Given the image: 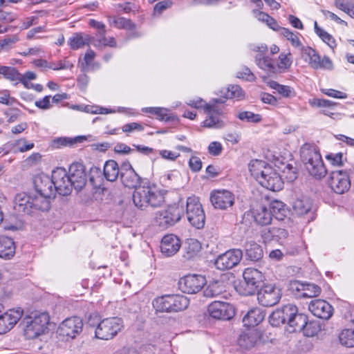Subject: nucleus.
<instances>
[{"label": "nucleus", "instance_id": "aec40b11", "mask_svg": "<svg viewBox=\"0 0 354 354\" xmlns=\"http://www.w3.org/2000/svg\"><path fill=\"white\" fill-rule=\"evenodd\" d=\"M23 315L21 308L10 309L0 315V334L6 333L13 328Z\"/></svg>", "mask_w": 354, "mask_h": 354}, {"label": "nucleus", "instance_id": "8fccbe9b", "mask_svg": "<svg viewBox=\"0 0 354 354\" xmlns=\"http://www.w3.org/2000/svg\"><path fill=\"white\" fill-rule=\"evenodd\" d=\"M305 283L299 281H291L289 283L288 290L297 298H303V292L305 290Z\"/></svg>", "mask_w": 354, "mask_h": 354}, {"label": "nucleus", "instance_id": "b1692460", "mask_svg": "<svg viewBox=\"0 0 354 354\" xmlns=\"http://www.w3.org/2000/svg\"><path fill=\"white\" fill-rule=\"evenodd\" d=\"M333 192L342 194L348 191L351 181L346 171L333 170Z\"/></svg>", "mask_w": 354, "mask_h": 354}, {"label": "nucleus", "instance_id": "c9c22d12", "mask_svg": "<svg viewBox=\"0 0 354 354\" xmlns=\"http://www.w3.org/2000/svg\"><path fill=\"white\" fill-rule=\"evenodd\" d=\"M249 170L251 175L258 181L263 176L266 169L270 167V165L267 164L265 161L259 160H252L250 162Z\"/></svg>", "mask_w": 354, "mask_h": 354}, {"label": "nucleus", "instance_id": "ddd939ff", "mask_svg": "<svg viewBox=\"0 0 354 354\" xmlns=\"http://www.w3.org/2000/svg\"><path fill=\"white\" fill-rule=\"evenodd\" d=\"M206 283L205 278L199 274H189L180 279L178 284L179 289L187 294L198 292Z\"/></svg>", "mask_w": 354, "mask_h": 354}, {"label": "nucleus", "instance_id": "9d476101", "mask_svg": "<svg viewBox=\"0 0 354 354\" xmlns=\"http://www.w3.org/2000/svg\"><path fill=\"white\" fill-rule=\"evenodd\" d=\"M281 297V289L271 284L263 286L257 293L259 303L265 307L276 305L279 303Z\"/></svg>", "mask_w": 354, "mask_h": 354}, {"label": "nucleus", "instance_id": "13d9d810", "mask_svg": "<svg viewBox=\"0 0 354 354\" xmlns=\"http://www.w3.org/2000/svg\"><path fill=\"white\" fill-rule=\"evenodd\" d=\"M305 290L303 292V298L317 297L321 292V288L314 283H306Z\"/></svg>", "mask_w": 354, "mask_h": 354}, {"label": "nucleus", "instance_id": "052dcab7", "mask_svg": "<svg viewBox=\"0 0 354 354\" xmlns=\"http://www.w3.org/2000/svg\"><path fill=\"white\" fill-rule=\"evenodd\" d=\"M201 243L196 239H190L187 243V254L189 257H193L201 251Z\"/></svg>", "mask_w": 354, "mask_h": 354}, {"label": "nucleus", "instance_id": "9b49d317", "mask_svg": "<svg viewBox=\"0 0 354 354\" xmlns=\"http://www.w3.org/2000/svg\"><path fill=\"white\" fill-rule=\"evenodd\" d=\"M52 180L55 192L60 195L67 196L71 194L73 186L66 169L58 167L52 172Z\"/></svg>", "mask_w": 354, "mask_h": 354}, {"label": "nucleus", "instance_id": "58836bf2", "mask_svg": "<svg viewBox=\"0 0 354 354\" xmlns=\"http://www.w3.org/2000/svg\"><path fill=\"white\" fill-rule=\"evenodd\" d=\"M292 63V57L290 53H281L279 56V63L275 65V75L284 73L290 68Z\"/></svg>", "mask_w": 354, "mask_h": 354}, {"label": "nucleus", "instance_id": "69168bd1", "mask_svg": "<svg viewBox=\"0 0 354 354\" xmlns=\"http://www.w3.org/2000/svg\"><path fill=\"white\" fill-rule=\"evenodd\" d=\"M101 175H102V171L99 167H93L91 168L89 179L93 185H95V186L99 185L98 183H100V181L102 180Z\"/></svg>", "mask_w": 354, "mask_h": 354}, {"label": "nucleus", "instance_id": "7ed1b4c3", "mask_svg": "<svg viewBox=\"0 0 354 354\" xmlns=\"http://www.w3.org/2000/svg\"><path fill=\"white\" fill-rule=\"evenodd\" d=\"M50 317L46 313H36L25 317L22 321L24 335L28 339H33L48 330Z\"/></svg>", "mask_w": 354, "mask_h": 354}, {"label": "nucleus", "instance_id": "4468645a", "mask_svg": "<svg viewBox=\"0 0 354 354\" xmlns=\"http://www.w3.org/2000/svg\"><path fill=\"white\" fill-rule=\"evenodd\" d=\"M83 328L82 320L78 317H72L64 320L59 326L57 333L62 337L75 338Z\"/></svg>", "mask_w": 354, "mask_h": 354}, {"label": "nucleus", "instance_id": "a19ab883", "mask_svg": "<svg viewBox=\"0 0 354 354\" xmlns=\"http://www.w3.org/2000/svg\"><path fill=\"white\" fill-rule=\"evenodd\" d=\"M308 103L312 107L322 109L324 115L330 116L332 114V103L330 100L314 97L310 99Z\"/></svg>", "mask_w": 354, "mask_h": 354}, {"label": "nucleus", "instance_id": "bf43d9fd", "mask_svg": "<svg viewBox=\"0 0 354 354\" xmlns=\"http://www.w3.org/2000/svg\"><path fill=\"white\" fill-rule=\"evenodd\" d=\"M18 41V38L15 35L7 37L0 40V52H6L12 48L15 44Z\"/></svg>", "mask_w": 354, "mask_h": 354}, {"label": "nucleus", "instance_id": "774afa93", "mask_svg": "<svg viewBox=\"0 0 354 354\" xmlns=\"http://www.w3.org/2000/svg\"><path fill=\"white\" fill-rule=\"evenodd\" d=\"M223 149L222 144L217 141L210 142L208 146L209 153L214 156H219L222 153Z\"/></svg>", "mask_w": 354, "mask_h": 354}, {"label": "nucleus", "instance_id": "1a4fd4ad", "mask_svg": "<svg viewBox=\"0 0 354 354\" xmlns=\"http://www.w3.org/2000/svg\"><path fill=\"white\" fill-rule=\"evenodd\" d=\"M186 215L188 221L194 227L201 229L204 227L205 216L198 198L189 197L187 200Z\"/></svg>", "mask_w": 354, "mask_h": 354}, {"label": "nucleus", "instance_id": "6e6d98bb", "mask_svg": "<svg viewBox=\"0 0 354 354\" xmlns=\"http://www.w3.org/2000/svg\"><path fill=\"white\" fill-rule=\"evenodd\" d=\"M281 33L283 35L288 41H290L291 44L295 47H299L301 46V41L297 34L292 32L289 29L286 28H281Z\"/></svg>", "mask_w": 354, "mask_h": 354}, {"label": "nucleus", "instance_id": "5fc2aeb1", "mask_svg": "<svg viewBox=\"0 0 354 354\" xmlns=\"http://www.w3.org/2000/svg\"><path fill=\"white\" fill-rule=\"evenodd\" d=\"M281 310V314H283V318L285 323H289L290 320L292 319L293 316L297 312V308L293 304H287L284 306Z\"/></svg>", "mask_w": 354, "mask_h": 354}, {"label": "nucleus", "instance_id": "c756f323", "mask_svg": "<svg viewBox=\"0 0 354 354\" xmlns=\"http://www.w3.org/2000/svg\"><path fill=\"white\" fill-rule=\"evenodd\" d=\"M32 196L22 192L16 195L15 198V208L28 214H31Z\"/></svg>", "mask_w": 354, "mask_h": 354}, {"label": "nucleus", "instance_id": "4c0bfd02", "mask_svg": "<svg viewBox=\"0 0 354 354\" xmlns=\"http://www.w3.org/2000/svg\"><path fill=\"white\" fill-rule=\"evenodd\" d=\"M255 62L260 68L267 71L270 75H275V64L270 57L259 54L255 57Z\"/></svg>", "mask_w": 354, "mask_h": 354}, {"label": "nucleus", "instance_id": "dca6fc26", "mask_svg": "<svg viewBox=\"0 0 354 354\" xmlns=\"http://www.w3.org/2000/svg\"><path fill=\"white\" fill-rule=\"evenodd\" d=\"M301 55L306 61L313 68H329L331 64L330 59L328 57H324L321 59L317 51L311 47H302Z\"/></svg>", "mask_w": 354, "mask_h": 354}, {"label": "nucleus", "instance_id": "3c124183", "mask_svg": "<svg viewBox=\"0 0 354 354\" xmlns=\"http://www.w3.org/2000/svg\"><path fill=\"white\" fill-rule=\"evenodd\" d=\"M335 6L351 17H354V4L351 0H336Z\"/></svg>", "mask_w": 354, "mask_h": 354}, {"label": "nucleus", "instance_id": "423d86ee", "mask_svg": "<svg viewBox=\"0 0 354 354\" xmlns=\"http://www.w3.org/2000/svg\"><path fill=\"white\" fill-rule=\"evenodd\" d=\"M183 214V207L174 204L156 212L154 220L160 229L165 230L178 223Z\"/></svg>", "mask_w": 354, "mask_h": 354}, {"label": "nucleus", "instance_id": "0e129e2a", "mask_svg": "<svg viewBox=\"0 0 354 354\" xmlns=\"http://www.w3.org/2000/svg\"><path fill=\"white\" fill-rule=\"evenodd\" d=\"M122 130L126 133H131L133 131H142L144 130V127L140 123L131 122L124 124L122 127Z\"/></svg>", "mask_w": 354, "mask_h": 354}, {"label": "nucleus", "instance_id": "f257e3e1", "mask_svg": "<svg viewBox=\"0 0 354 354\" xmlns=\"http://www.w3.org/2000/svg\"><path fill=\"white\" fill-rule=\"evenodd\" d=\"M167 191L158 187L154 184L139 187L133 194V201L135 205L140 209L149 206L156 208L160 207L165 202Z\"/></svg>", "mask_w": 354, "mask_h": 354}, {"label": "nucleus", "instance_id": "a211bd4d", "mask_svg": "<svg viewBox=\"0 0 354 354\" xmlns=\"http://www.w3.org/2000/svg\"><path fill=\"white\" fill-rule=\"evenodd\" d=\"M210 201L215 208L227 209L231 207L234 203V194L227 190H216L212 192Z\"/></svg>", "mask_w": 354, "mask_h": 354}, {"label": "nucleus", "instance_id": "a18cd8bd", "mask_svg": "<svg viewBox=\"0 0 354 354\" xmlns=\"http://www.w3.org/2000/svg\"><path fill=\"white\" fill-rule=\"evenodd\" d=\"M1 76L4 78L11 82H16V84L19 82L21 73L15 67L1 66Z\"/></svg>", "mask_w": 354, "mask_h": 354}, {"label": "nucleus", "instance_id": "49530a36", "mask_svg": "<svg viewBox=\"0 0 354 354\" xmlns=\"http://www.w3.org/2000/svg\"><path fill=\"white\" fill-rule=\"evenodd\" d=\"M339 340L342 345L350 348L354 347V330H342L339 335Z\"/></svg>", "mask_w": 354, "mask_h": 354}, {"label": "nucleus", "instance_id": "2eb2a0df", "mask_svg": "<svg viewBox=\"0 0 354 354\" xmlns=\"http://www.w3.org/2000/svg\"><path fill=\"white\" fill-rule=\"evenodd\" d=\"M209 315L216 319L229 320L234 315V309L229 303L214 301L207 308Z\"/></svg>", "mask_w": 354, "mask_h": 354}, {"label": "nucleus", "instance_id": "39448f33", "mask_svg": "<svg viewBox=\"0 0 354 354\" xmlns=\"http://www.w3.org/2000/svg\"><path fill=\"white\" fill-rule=\"evenodd\" d=\"M243 280L240 282L237 291L240 295L249 296L255 293L263 277L258 270L248 268L243 273Z\"/></svg>", "mask_w": 354, "mask_h": 354}, {"label": "nucleus", "instance_id": "2f4dec72", "mask_svg": "<svg viewBox=\"0 0 354 354\" xmlns=\"http://www.w3.org/2000/svg\"><path fill=\"white\" fill-rule=\"evenodd\" d=\"M90 44H91L90 36L82 32L73 34L68 41V44L72 50H77Z\"/></svg>", "mask_w": 354, "mask_h": 354}, {"label": "nucleus", "instance_id": "72a5a7b5", "mask_svg": "<svg viewBox=\"0 0 354 354\" xmlns=\"http://www.w3.org/2000/svg\"><path fill=\"white\" fill-rule=\"evenodd\" d=\"M51 196H45L41 194L32 196L31 201V214L35 210L42 212L48 211L50 209V198Z\"/></svg>", "mask_w": 354, "mask_h": 354}, {"label": "nucleus", "instance_id": "864d4df0", "mask_svg": "<svg viewBox=\"0 0 354 354\" xmlns=\"http://www.w3.org/2000/svg\"><path fill=\"white\" fill-rule=\"evenodd\" d=\"M257 17L259 21L265 22L268 25V26L272 28V30H279L280 26H279L276 20L270 15H268V14L263 12H259L257 15Z\"/></svg>", "mask_w": 354, "mask_h": 354}, {"label": "nucleus", "instance_id": "f8f14e48", "mask_svg": "<svg viewBox=\"0 0 354 354\" xmlns=\"http://www.w3.org/2000/svg\"><path fill=\"white\" fill-rule=\"evenodd\" d=\"M243 257L240 249H232L220 254L215 261V266L221 270H230L237 266Z\"/></svg>", "mask_w": 354, "mask_h": 354}, {"label": "nucleus", "instance_id": "680f3d73", "mask_svg": "<svg viewBox=\"0 0 354 354\" xmlns=\"http://www.w3.org/2000/svg\"><path fill=\"white\" fill-rule=\"evenodd\" d=\"M269 322L273 326H279L281 324H285L283 314H281L280 309L275 310L270 315Z\"/></svg>", "mask_w": 354, "mask_h": 354}, {"label": "nucleus", "instance_id": "6ab92c4d", "mask_svg": "<svg viewBox=\"0 0 354 354\" xmlns=\"http://www.w3.org/2000/svg\"><path fill=\"white\" fill-rule=\"evenodd\" d=\"M68 177L73 187L81 190L86 183V174L84 166L82 163H73L69 167Z\"/></svg>", "mask_w": 354, "mask_h": 354}, {"label": "nucleus", "instance_id": "0eeeda50", "mask_svg": "<svg viewBox=\"0 0 354 354\" xmlns=\"http://www.w3.org/2000/svg\"><path fill=\"white\" fill-rule=\"evenodd\" d=\"M224 103L221 99H214L205 106V113L207 118L203 121V126L207 128L220 129L224 127V122L220 118L223 113V109L218 105Z\"/></svg>", "mask_w": 354, "mask_h": 354}, {"label": "nucleus", "instance_id": "cd10ccee", "mask_svg": "<svg viewBox=\"0 0 354 354\" xmlns=\"http://www.w3.org/2000/svg\"><path fill=\"white\" fill-rule=\"evenodd\" d=\"M261 236L265 241H275L281 243L288 236V232L283 228L274 227L263 230Z\"/></svg>", "mask_w": 354, "mask_h": 354}, {"label": "nucleus", "instance_id": "c85d7f7f", "mask_svg": "<svg viewBox=\"0 0 354 354\" xmlns=\"http://www.w3.org/2000/svg\"><path fill=\"white\" fill-rule=\"evenodd\" d=\"M265 317L263 311L259 308L250 309L243 317V322L247 327H254L259 324Z\"/></svg>", "mask_w": 354, "mask_h": 354}, {"label": "nucleus", "instance_id": "a878e982", "mask_svg": "<svg viewBox=\"0 0 354 354\" xmlns=\"http://www.w3.org/2000/svg\"><path fill=\"white\" fill-rule=\"evenodd\" d=\"M260 339L261 334L257 329H249L239 335L238 344L244 349H250L255 346Z\"/></svg>", "mask_w": 354, "mask_h": 354}, {"label": "nucleus", "instance_id": "4d7b16f0", "mask_svg": "<svg viewBox=\"0 0 354 354\" xmlns=\"http://www.w3.org/2000/svg\"><path fill=\"white\" fill-rule=\"evenodd\" d=\"M244 97V92L239 85H230L227 88L226 97L235 98L238 100L243 99Z\"/></svg>", "mask_w": 354, "mask_h": 354}, {"label": "nucleus", "instance_id": "393cba45", "mask_svg": "<svg viewBox=\"0 0 354 354\" xmlns=\"http://www.w3.org/2000/svg\"><path fill=\"white\" fill-rule=\"evenodd\" d=\"M180 239L174 234H167L161 241L160 250L167 257L174 255L180 248Z\"/></svg>", "mask_w": 354, "mask_h": 354}, {"label": "nucleus", "instance_id": "79ce46f5", "mask_svg": "<svg viewBox=\"0 0 354 354\" xmlns=\"http://www.w3.org/2000/svg\"><path fill=\"white\" fill-rule=\"evenodd\" d=\"M306 315L297 312L288 323V326L291 328L290 332L301 331L306 324Z\"/></svg>", "mask_w": 354, "mask_h": 354}, {"label": "nucleus", "instance_id": "4be33fe9", "mask_svg": "<svg viewBox=\"0 0 354 354\" xmlns=\"http://www.w3.org/2000/svg\"><path fill=\"white\" fill-rule=\"evenodd\" d=\"M308 309L315 316L320 319H328L332 316V306L325 300H312L309 304Z\"/></svg>", "mask_w": 354, "mask_h": 354}, {"label": "nucleus", "instance_id": "338daca9", "mask_svg": "<svg viewBox=\"0 0 354 354\" xmlns=\"http://www.w3.org/2000/svg\"><path fill=\"white\" fill-rule=\"evenodd\" d=\"M15 146L17 147L18 151L25 152L32 149L34 147V143H28L25 138H21L16 141Z\"/></svg>", "mask_w": 354, "mask_h": 354}, {"label": "nucleus", "instance_id": "de8ad7c7", "mask_svg": "<svg viewBox=\"0 0 354 354\" xmlns=\"http://www.w3.org/2000/svg\"><path fill=\"white\" fill-rule=\"evenodd\" d=\"M237 118L241 121L249 123H259L262 120V117L260 114H256L248 111H240L237 115Z\"/></svg>", "mask_w": 354, "mask_h": 354}, {"label": "nucleus", "instance_id": "7c9ffc66", "mask_svg": "<svg viewBox=\"0 0 354 354\" xmlns=\"http://www.w3.org/2000/svg\"><path fill=\"white\" fill-rule=\"evenodd\" d=\"M15 253V242L8 236H0V257L10 259Z\"/></svg>", "mask_w": 354, "mask_h": 354}, {"label": "nucleus", "instance_id": "ea45409f", "mask_svg": "<svg viewBox=\"0 0 354 354\" xmlns=\"http://www.w3.org/2000/svg\"><path fill=\"white\" fill-rule=\"evenodd\" d=\"M271 210L272 218L274 217L277 220L282 221L287 216L288 209L283 203L279 201H272L269 206Z\"/></svg>", "mask_w": 354, "mask_h": 354}, {"label": "nucleus", "instance_id": "412c9836", "mask_svg": "<svg viewBox=\"0 0 354 354\" xmlns=\"http://www.w3.org/2000/svg\"><path fill=\"white\" fill-rule=\"evenodd\" d=\"M120 179L125 187L136 189L140 185L142 180L130 164L122 165L120 169Z\"/></svg>", "mask_w": 354, "mask_h": 354}, {"label": "nucleus", "instance_id": "5701e85b", "mask_svg": "<svg viewBox=\"0 0 354 354\" xmlns=\"http://www.w3.org/2000/svg\"><path fill=\"white\" fill-rule=\"evenodd\" d=\"M35 189L37 194L45 196H52L55 194L53 181L47 175H38L34 178Z\"/></svg>", "mask_w": 354, "mask_h": 354}, {"label": "nucleus", "instance_id": "e2e57ef3", "mask_svg": "<svg viewBox=\"0 0 354 354\" xmlns=\"http://www.w3.org/2000/svg\"><path fill=\"white\" fill-rule=\"evenodd\" d=\"M314 26H315V32L316 34L319 36V37L326 44H327L329 46V42L331 40V35L328 34L327 32H326L324 30L321 28L318 24L317 22L315 21L314 22Z\"/></svg>", "mask_w": 354, "mask_h": 354}, {"label": "nucleus", "instance_id": "09e8293b", "mask_svg": "<svg viewBox=\"0 0 354 354\" xmlns=\"http://www.w3.org/2000/svg\"><path fill=\"white\" fill-rule=\"evenodd\" d=\"M321 326L318 322L317 321H310L308 322L306 320V324H305V327L302 329V331L304 335L307 337H313L320 331Z\"/></svg>", "mask_w": 354, "mask_h": 354}, {"label": "nucleus", "instance_id": "f704fd0d", "mask_svg": "<svg viewBox=\"0 0 354 354\" xmlns=\"http://www.w3.org/2000/svg\"><path fill=\"white\" fill-rule=\"evenodd\" d=\"M109 25L118 29L133 30L136 29V25L131 19L119 16L108 17Z\"/></svg>", "mask_w": 354, "mask_h": 354}, {"label": "nucleus", "instance_id": "c03bdc74", "mask_svg": "<svg viewBox=\"0 0 354 354\" xmlns=\"http://www.w3.org/2000/svg\"><path fill=\"white\" fill-rule=\"evenodd\" d=\"M269 86L277 91L279 94L284 97H293L296 93L293 88L279 84L276 81H270L268 82Z\"/></svg>", "mask_w": 354, "mask_h": 354}, {"label": "nucleus", "instance_id": "bb28decb", "mask_svg": "<svg viewBox=\"0 0 354 354\" xmlns=\"http://www.w3.org/2000/svg\"><path fill=\"white\" fill-rule=\"evenodd\" d=\"M252 217L255 223L261 226L268 225L272 223V214L266 205H258L252 209Z\"/></svg>", "mask_w": 354, "mask_h": 354}, {"label": "nucleus", "instance_id": "6e6552de", "mask_svg": "<svg viewBox=\"0 0 354 354\" xmlns=\"http://www.w3.org/2000/svg\"><path fill=\"white\" fill-rule=\"evenodd\" d=\"M122 327V321L120 318L104 319L98 324L95 329V337L100 339H111L121 330Z\"/></svg>", "mask_w": 354, "mask_h": 354}, {"label": "nucleus", "instance_id": "473e14b6", "mask_svg": "<svg viewBox=\"0 0 354 354\" xmlns=\"http://www.w3.org/2000/svg\"><path fill=\"white\" fill-rule=\"evenodd\" d=\"M119 174H120V169L116 161L109 160L105 162L103 175L106 180L114 182L118 179Z\"/></svg>", "mask_w": 354, "mask_h": 354}, {"label": "nucleus", "instance_id": "e433bc0d", "mask_svg": "<svg viewBox=\"0 0 354 354\" xmlns=\"http://www.w3.org/2000/svg\"><path fill=\"white\" fill-rule=\"evenodd\" d=\"M246 256L251 261H257L263 257V250L259 244L254 241H248L245 245Z\"/></svg>", "mask_w": 354, "mask_h": 354}, {"label": "nucleus", "instance_id": "37998d69", "mask_svg": "<svg viewBox=\"0 0 354 354\" xmlns=\"http://www.w3.org/2000/svg\"><path fill=\"white\" fill-rule=\"evenodd\" d=\"M293 208L297 214H306L312 208V201L308 198H297L294 202Z\"/></svg>", "mask_w": 354, "mask_h": 354}, {"label": "nucleus", "instance_id": "603ef678", "mask_svg": "<svg viewBox=\"0 0 354 354\" xmlns=\"http://www.w3.org/2000/svg\"><path fill=\"white\" fill-rule=\"evenodd\" d=\"M85 136H77L74 139H70L66 138H59L54 140L53 143L57 147L72 145L74 143L82 142L86 140Z\"/></svg>", "mask_w": 354, "mask_h": 354}, {"label": "nucleus", "instance_id": "20e7f679", "mask_svg": "<svg viewBox=\"0 0 354 354\" xmlns=\"http://www.w3.org/2000/svg\"><path fill=\"white\" fill-rule=\"evenodd\" d=\"M154 309L158 312H178L186 309L189 299L183 295H165L156 298L152 302Z\"/></svg>", "mask_w": 354, "mask_h": 354}, {"label": "nucleus", "instance_id": "f03ea898", "mask_svg": "<svg viewBox=\"0 0 354 354\" xmlns=\"http://www.w3.org/2000/svg\"><path fill=\"white\" fill-rule=\"evenodd\" d=\"M301 159L309 174L315 178L321 179L327 173L319 151L309 144L304 145L300 150Z\"/></svg>", "mask_w": 354, "mask_h": 354}, {"label": "nucleus", "instance_id": "f3484780", "mask_svg": "<svg viewBox=\"0 0 354 354\" xmlns=\"http://www.w3.org/2000/svg\"><path fill=\"white\" fill-rule=\"evenodd\" d=\"M259 183L261 186L274 192L281 189L283 185L279 174L271 166L266 169Z\"/></svg>", "mask_w": 354, "mask_h": 354}]
</instances>
